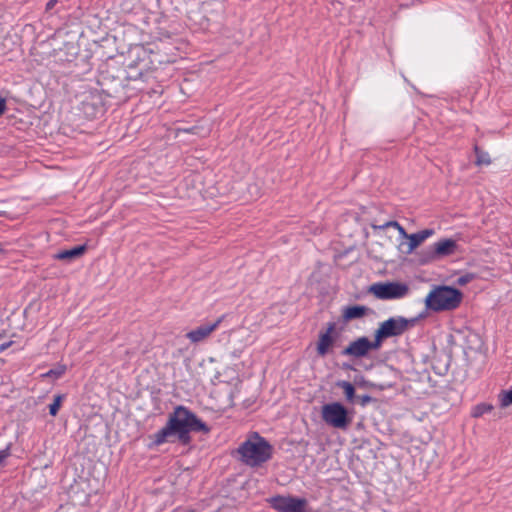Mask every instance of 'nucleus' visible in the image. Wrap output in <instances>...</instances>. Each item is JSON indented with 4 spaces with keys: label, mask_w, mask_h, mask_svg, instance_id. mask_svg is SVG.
<instances>
[{
    "label": "nucleus",
    "mask_w": 512,
    "mask_h": 512,
    "mask_svg": "<svg viewBox=\"0 0 512 512\" xmlns=\"http://www.w3.org/2000/svg\"><path fill=\"white\" fill-rule=\"evenodd\" d=\"M223 321V316L219 317L216 321L213 323H205L200 325L199 327L189 331L186 334V337L192 342V343H199L207 339L221 324Z\"/></svg>",
    "instance_id": "nucleus-9"
},
{
    "label": "nucleus",
    "mask_w": 512,
    "mask_h": 512,
    "mask_svg": "<svg viewBox=\"0 0 512 512\" xmlns=\"http://www.w3.org/2000/svg\"><path fill=\"white\" fill-rule=\"evenodd\" d=\"M381 345L377 342L376 338L374 341H370L367 337H360L355 341H352L343 351L342 354L346 356H352L355 358H361L371 350H376Z\"/></svg>",
    "instance_id": "nucleus-8"
},
{
    "label": "nucleus",
    "mask_w": 512,
    "mask_h": 512,
    "mask_svg": "<svg viewBox=\"0 0 512 512\" xmlns=\"http://www.w3.org/2000/svg\"><path fill=\"white\" fill-rule=\"evenodd\" d=\"M370 312V309L363 305L347 306L342 309V318L344 322L355 319H361Z\"/></svg>",
    "instance_id": "nucleus-12"
},
{
    "label": "nucleus",
    "mask_w": 512,
    "mask_h": 512,
    "mask_svg": "<svg viewBox=\"0 0 512 512\" xmlns=\"http://www.w3.org/2000/svg\"><path fill=\"white\" fill-rule=\"evenodd\" d=\"M500 403L502 407H507L512 404V388L501 393Z\"/></svg>",
    "instance_id": "nucleus-20"
},
{
    "label": "nucleus",
    "mask_w": 512,
    "mask_h": 512,
    "mask_svg": "<svg viewBox=\"0 0 512 512\" xmlns=\"http://www.w3.org/2000/svg\"><path fill=\"white\" fill-rule=\"evenodd\" d=\"M476 154V165H489L491 163L490 156L487 152L480 150L478 147L474 148Z\"/></svg>",
    "instance_id": "nucleus-17"
},
{
    "label": "nucleus",
    "mask_w": 512,
    "mask_h": 512,
    "mask_svg": "<svg viewBox=\"0 0 512 512\" xmlns=\"http://www.w3.org/2000/svg\"><path fill=\"white\" fill-rule=\"evenodd\" d=\"M267 502L276 512H307L308 502L305 498L276 495Z\"/></svg>",
    "instance_id": "nucleus-7"
},
{
    "label": "nucleus",
    "mask_w": 512,
    "mask_h": 512,
    "mask_svg": "<svg viewBox=\"0 0 512 512\" xmlns=\"http://www.w3.org/2000/svg\"><path fill=\"white\" fill-rule=\"evenodd\" d=\"M321 417L327 425L340 430H346L352 421L347 408L340 402L324 404Z\"/></svg>",
    "instance_id": "nucleus-4"
},
{
    "label": "nucleus",
    "mask_w": 512,
    "mask_h": 512,
    "mask_svg": "<svg viewBox=\"0 0 512 512\" xmlns=\"http://www.w3.org/2000/svg\"><path fill=\"white\" fill-rule=\"evenodd\" d=\"M335 330V324L329 323L325 332L319 334L317 342V353L319 356L324 357L334 344V338L332 336Z\"/></svg>",
    "instance_id": "nucleus-10"
},
{
    "label": "nucleus",
    "mask_w": 512,
    "mask_h": 512,
    "mask_svg": "<svg viewBox=\"0 0 512 512\" xmlns=\"http://www.w3.org/2000/svg\"><path fill=\"white\" fill-rule=\"evenodd\" d=\"M434 231L432 229H425L418 233H413L408 236V248L407 253L413 252L418 246H420L427 238L432 236Z\"/></svg>",
    "instance_id": "nucleus-13"
},
{
    "label": "nucleus",
    "mask_w": 512,
    "mask_h": 512,
    "mask_svg": "<svg viewBox=\"0 0 512 512\" xmlns=\"http://www.w3.org/2000/svg\"><path fill=\"white\" fill-rule=\"evenodd\" d=\"M369 292L377 299H401L409 293V286L401 282H378L369 287Z\"/></svg>",
    "instance_id": "nucleus-6"
},
{
    "label": "nucleus",
    "mask_w": 512,
    "mask_h": 512,
    "mask_svg": "<svg viewBox=\"0 0 512 512\" xmlns=\"http://www.w3.org/2000/svg\"><path fill=\"white\" fill-rule=\"evenodd\" d=\"M413 324V320H408L403 316L391 317L379 324L374 336L381 345L384 339L401 336L413 326Z\"/></svg>",
    "instance_id": "nucleus-5"
},
{
    "label": "nucleus",
    "mask_w": 512,
    "mask_h": 512,
    "mask_svg": "<svg viewBox=\"0 0 512 512\" xmlns=\"http://www.w3.org/2000/svg\"><path fill=\"white\" fill-rule=\"evenodd\" d=\"M459 282L463 284V283H466V280H465V279H463V278H461V279L459 280Z\"/></svg>",
    "instance_id": "nucleus-29"
},
{
    "label": "nucleus",
    "mask_w": 512,
    "mask_h": 512,
    "mask_svg": "<svg viewBox=\"0 0 512 512\" xmlns=\"http://www.w3.org/2000/svg\"><path fill=\"white\" fill-rule=\"evenodd\" d=\"M10 454V446H7L5 449L0 450V466L4 464V462L10 456Z\"/></svg>",
    "instance_id": "nucleus-22"
},
{
    "label": "nucleus",
    "mask_w": 512,
    "mask_h": 512,
    "mask_svg": "<svg viewBox=\"0 0 512 512\" xmlns=\"http://www.w3.org/2000/svg\"><path fill=\"white\" fill-rule=\"evenodd\" d=\"M398 222L397 221H388V222H385L384 224L382 225H372V228L374 230H385L387 228H395L398 226Z\"/></svg>",
    "instance_id": "nucleus-21"
},
{
    "label": "nucleus",
    "mask_w": 512,
    "mask_h": 512,
    "mask_svg": "<svg viewBox=\"0 0 512 512\" xmlns=\"http://www.w3.org/2000/svg\"><path fill=\"white\" fill-rule=\"evenodd\" d=\"M63 400H64V395L58 394V395L54 396L53 403H51L49 405V413L51 416L57 415V413L62 405Z\"/></svg>",
    "instance_id": "nucleus-18"
},
{
    "label": "nucleus",
    "mask_w": 512,
    "mask_h": 512,
    "mask_svg": "<svg viewBox=\"0 0 512 512\" xmlns=\"http://www.w3.org/2000/svg\"><path fill=\"white\" fill-rule=\"evenodd\" d=\"M463 299L460 290L446 286H435L425 297V306L434 312L452 311L457 309Z\"/></svg>",
    "instance_id": "nucleus-3"
},
{
    "label": "nucleus",
    "mask_w": 512,
    "mask_h": 512,
    "mask_svg": "<svg viewBox=\"0 0 512 512\" xmlns=\"http://www.w3.org/2000/svg\"><path fill=\"white\" fill-rule=\"evenodd\" d=\"M241 461L250 467H258L271 459L272 445L258 433L244 441L237 450Z\"/></svg>",
    "instance_id": "nucleus-2"
},
{
    "label": "nucleus",
    "mask_w": 512,
    "mask_h": 512,
    "mask_svg": "<svg viewBox=\"0 0 512 512\" xmlns=\"http://www.w3.org/2000/svg\"><path fill=\"white\" fill-rule=\"evenodd\" d=\"M12 345V341L0 344V353L4 352L7 348Z\"/></svg>",
    "instance_id": "nucleus-27"
},
{
    "label": "nucleus",
    "mask_w": 512,
    "mask_h": 512,
    "mask_svg": "<svg viewBox=\"0 0 512 512\" xmlns=\"http://www.w3.org/2000/svg\"><path fill=\"white\" fill-rule=\"evenodd\" d=\"M6 110V101L4 98H0V116L5 112Z\"/></svg>",
    "instance_id": "nucleus-25"
},
{
    "label": "nucleus",
    "mask_w": 512,
    "mask_h": 512,
    "mask_svg": "<svg viewBox=\"0 0 512 512\" xmlns=\"http://www.w3.org/2000/svg\"><path fill=\"white\" fill-rule=\"evenodd\" d=\"M493 409V406L487 403H481L473 407L471 411V416L473 418H479L484 414L490 412Z\"/></svg>",
    "instance_id": "nucleus-16"
},
{
    "label": "nucleus",
    "mask_w": 512,
    "mask_h": 512,
    "mask_svg": "<svg viewBox=\"0 0 512 512\" xmlns=\"http://www.w3.org/2000/svg\"><path fill=\"white\" fill-rule=\"evenodd\" d=\"M336 386L341 388L344 392L345 398L348 402L352 403L355 398V388L348 381H338Z\"/></svg>",
    "instance_id": "nucleus-15"
},
{
    "label": "nucleus",
    "mask_w": 512,
    "mask_h": 512,
    "mask_svg": "<svg viewBox=\"0 0 512 512\" xmlns=\"http://www.w3.org/2000/svg\"><path fill=\"white\" fill-rule=\"evenodd\" d=\"M396 229L401 237L408 238L409 234L406 233L405 229L400 224H398Z\"/></svg>",
    "instance_id": "nucleus-24"
},
{
    "label": "nucleus",
    "mask_w": 512,
    "mask_h": 512,
    "mask_svg": "<svg viewBox=\"0 0 512 512\" xmlns=\"http://www.w3.org/2000/svg\"><path fill=\"white\" fill-rule=\"evenodd\" d=\"M359 401L362 406H366L368 403L372 401V397L369 395H362L359 397Z\"/></svg>",
    "instance_id": "nucleus-23"
},
{
    "label": "nucleus",
    "mask_w": 512,
    "mask_h": 512,
    "mask_svg": "<svg viewBox=\"0 0 512 512\" xmlns=\"http://www.w3.org/2000/svg\"><path fill=\"white\" fill-rule=\"evenodd\" d=\"M457 243L453 239H443L433 245L432 258L438 259L454 254Z\"/></svg>",
    "instance_id": "nucleus-11"
},
{
    "label": "nucleus",
    "mask_w": 512,
    "mask_h": 512,
    "mask_svg": "<svg viewBox=\"0 0 512 512\" xmlns=\"http://www.w3.org/2000/svg\"><path fill=\"white\" fill-rule=\"evenodd\" d=\"M363 385L367 388H378V386L374 383H371V382H364ZM379 389H383L382 387H379Z\"/></svg>",
    "instance_id": "nucleus-28"
},
{
    "label": "nucleus",
    "mask_w": 512,
    "mask_h": 512,
    "mask_svg": "<svg viewBox=\"0 0 512 512\" xmlns=\"http://www.w3.org/2000/svg\"><path fill=\"white\" fill-rule=\"evenodd\" d=\"M86 250L85 245L75 246L72 249L69 250H63L58 252L54 255V258L57 260H65V261H71L73 259H76L84 254Z\"/></svg>",
    "instance_id": "nucleus-14"
},
{
    "label": "nucleus",
    "mask_w": 512,
    "mask_h": 512,
    "mask_svg": "<svg viewBox=\"0 0 512 512\" xmlns=\"http://www.w3.org/2000/svg\"><path fill=\"white\" fill-rule=\"evenodd\" d=\"M192 431L208 433L210 429L187 407L176 406L169 414L166 425L151 436L152 445L160 446L171 442L173 436H176L180 443L187 445L191 441L190 432Z\"/></svg>",
    "instance_id": "nucleus-1"
},
{
    "label": "nucleus",
    "mask_w": 512,
    "mask_h": 512,
    "mask_svg": "<svg viewBox=\"0 0 512 512\" xmlns=\"http://www.w3.org/2000/svg\"><path fill=\"white\" fill-rule=\"evenodd\" d=\"M66 371V367L64 365H60L54 369H51L47 371L46 373L42 374V377L46 378H52V379H58L60 378Z\"/></svg>",
    "instance_id": "nucleus-19"
},
{
    "label": "nucleus",
    "mask_w": 512,
    "mask_h": 512,
    "mask_svg": "<svg viewBox=\"0 0 512 512\" xmlns=\"http://www.w3.org/2000/svg\"><path fill=\"white\" fill-rule=\"evenodd\" d=\"M57 4V0H49L46 4V10L49 11L54 8V6Z\"/></svg>",
    "instance_id": "nucleus-26"
}]
</instances>
